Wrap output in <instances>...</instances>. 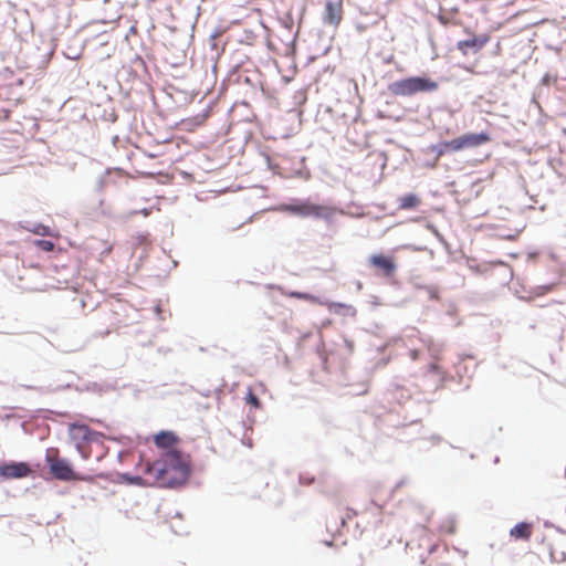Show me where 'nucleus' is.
I'll list each match as a JSON object with an SVG mask.
<instances>
[{
	"mask_svg": "<svg viewBox=\"0 0 566 566\" xmlns=\"http://www.w3.org/2000/svg\"><path fill=\"white\" fill-rule=\"evenodd\" d=\"M147 472L160 486L182 485L191 472L189 455L177 450H166L160 459L147 464Z\"/></svg>",
	"mask_w": 566,
	"mask_h": 566,
	"instance_id": "f257e3e1",
	"label": "nucleus"
},
{
	"mask_svg": "<svg viewBox=\"0 0 566 566\" xmlns=\"http://www.w3.org/2000/svg\"><path fill=\"white\" fill-rule=\"evenodd\" d=\"M438 83L429 77L411 76L395 81L388 85V91L394 96H411L417 93L433 92Z\"/></svg>",
	"mask_w": 566,
	"mask_h": 566,
	"instance_id": "f03ea898",
	"label": "nucleus"
},
{
	"mask_svg": "<svg viewBox=\"0 0 566 566\" xmlns=\"http://www.w3.org/2000/svg\"><path fill=\"white\" fill-rule=\"evenodd\" d=\"M45 463L50 473L60 481H78L84 480L72 468L66 459L60 457L57 448H49L45 452Z\"/></svg>",
	"mask_w": 566,
	"mask_h": 566,
	"instance_id": "7ed1b4c3",
	"label": "nucleus"
},
{
	"mask_svg": "<svg viewBox=\"0 0 566 566\" xmlns=\"http://www.w3.org/2000/svg\"><path fill=\"white\" fill-rule=\"evenodd\" d=\"M69 434L71 440L75 443L77 451L84 459L90 457L85 447L92 442H97L103 437L102 433L91 430L86 424L71 423L69 426Z\"/></svg>",
	"mask_w": 566,
	"mask_h": 566,
	"instance_id": "20e7f679",
	"label": "nucleus"
},
{
	"mask_svg": "<svg viewBox=\"0 0 566 566\" xmlns=\"http://www.w3.org/2000/svg\"><path fill=\"white\" fill-rule=\"evenodd\" d=\"M285 210L301 217H314L321 219H329L334 213L333 208L316 205L310 201H305L298 205H290L285 208Z\"/></svg>",
	"mask_w": 566,
	"mask_h": 566,
	"instance_id": "39448f33",
	"label": "nucleus"
},
{
	"mask_svg": "<svg viewBox=\"0 0 566 566\" xmlns=\"http://www.w3.org/2000/svg\"><path fill=\"white\" fill-rule=\"evenodd\" d=\"M369 265L378 275L384 277H392L396 273L397 265L394 256L385 254H373L368 259Z\"/></svg>",
	"mask_w": 566,
	"mask_h": 566,
	"instance_id": "423d86ee",
	"label": "nucleus"
},
{
	"mask_svg": "<svg viewBox=\"0 0 566 566\" xmlns=\"http://www.w3.org/2000/svg\"><path fill=\"white\" fill-rule=\"evenodd\" d=\"M457 151H461L468 148H476L481 145H484L491 140V137L488 133H469L464 134L460 137L453 138Z\"/></svg>",
	"mask_w": 566,
	"mask_h": 566,
	"instance_id": "0eeeda50",
	"label": "nucleus"
},
{
	"mask_svg": "<svg viewBox=\"0 0 566 566\" xmlns=\"http://www.w3.org/2000/svg\"><path fill=\"white\" fill-rule=\"evenodd\" d=\"M32 473L25 462H11L0 465V481L27 478Z\"/></svg>",
	"mask_w": 566,
	"mask_h": 566,
	"instance_id": "6e6552de",
	"label": "nucleus"
},
{
	"mask_svg": "<svg viewBox=\"0 0 566 566\" xmlns=\"http://www.w3.org/2000/svg\"><path fill=\"white\" fill-rule=\"evenodd\" d=\"M343 19L342 1H327L325 4L324 20L332 25H338Z\"/></svg>",
	"mask_w": 566,
	"mask_h": 566,
	"instance_id": "1a4fd4ad",
	"label": "nucleus"
},
{
	"mask_svg": "<svg viewBox=\"0 0 566 566\" xmlns=\"http://www.w3.org/2000/svg\"><path fill=\"white\" fill-rule=\"evenodd\" d=\"M489 41V36H472L471 39L459 41L457 46L463 54L468 53V49L472 48L475 51H480Z\"/></svg>",
	"mask_w": 566,
	"mask_h": 566,
	"instance_id": "9d476101",
	"label": "nucleus"
},
{
	"mask_svg": "<svg viewBox=\"0 0 566 566\" xmlns=\"http://www.w3.org/2000/svg\"><path fill=\"white\" fill-rule=\"evenodd\" d=\"M533 526L530 523L522 522L516 524L510 531V535L515 539H524L527 541L532 536Z\"/></svg>",
	"mask_w": 566,
	"mask_h": 566,
	"instance_id": "9b49d317",
	"label": "nucleus"
},
{
	"mask_svg": "<svg viewBox=\"0 0 566 566\" xmlns=\"http://www.w3.org/2000/svg\"><path fill=\"white\" fill-rule=\"evenodd\" d=\"M177 437L172 432L163 431L155 436V443L159 448H164L167 450H174L172 447L177 442Z\"/></svg>",
	"mask_w": 566,
	"mask_h": 566,
	"instance_id": "f8f14e48",
	"label": "nucleus"
},
{
	"mask_svg": "<svg viewBox=\"0 0 566 566\" xmlns=\"http://www.w3.org/2000/svg\"><path fill=\"white\" fill-rule=\"evenodd\" d=\"M398 202H399V205H398L399 209L409 210V209L417 208L420 205V199L415 193H408V195L400 197Z\"/></svg>",
	"mask_w": 566,
	"mask_h": 566,
	"instance_id": "ddd939ff",
	"label": "nucleus"
},
{
	"mask_svg": "<svg viewBox=\"0 0 566 566\" xmlns=\"http://www.w3.org/2000/svg\"><path fill=\"white\" fill-rule=\"evenodd\" d=\"M453 145L454 140L451 139L448 142L440 143L439 145L431 146V150L434 151L437 157L439 158L449 153H457V148Z\"/></svg>",
	"mask_w": 566,
	"mask_h": 566,
	"instance_id": "4468645a",
	"label": "nucleus"
},
{
	"mask_svg": "<svg viewBox=\"0 0 566 566\" xmlns=\"http://www.w3.org/2000/svg\"><path fill=\"white\" fill-rule=\"evenodd\" d=\"M244 400H245V403L250 405L253 409H260L262 406L258 395L254 392V389L251 387L248 388L247 396H245Z\"/></svg>",
	"mask_w": 566,
	"mask_h": 566,
	"instance_id": "2eb2a0df",
	"label": "nucleus"
},
{
	"mask_svg": "<svg viewBox=\"0 0 566 566\" xmlns=\"http://www.w3.org/2000/svg\"><path fill=\"white\" fill-rule=\"evenodd\" d=\"M290 296L291 297H294V298H298V300H304V301H308L311 303H316V304H319V305H323L324 303L319 300V297L315 296V295H312V294H308V293H302V292H291L290 293Z\"/></svg>",
	"mask_w": 566,
	"mask_h": 566,
	"instance_id": "dca6fc26",
	"label": "nucleus"
},
{
	"mask_svg": "<svg viewBox=\"0 0 566 566\" xmlns=\"http://www.w3.org/2000/svg\"><path fill=\"white\" fill-rule=\"evenodd\" d=\"M439 532L441 534H449V535L453 534L455 532L454 520H452V518L444 520L439 526Z\"/></svg>",
	"mask_w": 566,
	"mask_h": 566,
	"instance_id": "f3484780",
	"label": "nucleus"
},
{
	"mask_svg": "<svg viewBox=\"0 0 566 566\" xmlns=\"http://www.w3.org/2000/svg\"><path fill=\"white\" fill-rule=\"evenodd\" d=\"M325 305L333 313H340L342 311L354 313V308L350 305H346L343 303L331 302V303H326Z\"/></svg>",
	"mask_w": 566,
	"mask_h": 566,
	"instance_id": "a211bd4d",
	"label": "nucleus"
},
{
	"mask_svg": "<svg viewBox=\"0 0 566 566\" xmlns=\"http://www.w3.org/2000/svg\"><path fill=\"white\" fill-rule=\"evenodd\" d=\"M433 359L434 360L431 364H429L428 367H427L428 373L437 374V375H442L443 370H442V367L439 364V360H440L439 355L434 354L433 355Z\"/></svg>",
	"mask_w": 566,
	"mask_h": 566,
	"instance_id": "6ab92c4d",
	"label": "nucleus"
},
{
	"mask_svg": "<svg viewBox=\"0 0 566 566\" xmlns=\"http://www.w3.org/2000/svg\"><path fill=\"white\" fill-rule=\"evenodd\" d=\"M34 245L45 252H51L54 249V243L49 240H35Z\"/></svg>",
	"mask_w": 566,
	"mask_h": 566,
	"instance_id": "aec40b11",
	"label": "nucleus"
},
{
	"mask_svg": "<svg viewBox=\"0 0 566 566\" xmlns=\"http://www.w3.org/2000/svg\"><path fill=\"white\" fill-rule=\"evenodd\" d=\"M33 233L39 235H49L50 234V228L44 224H38L33 230Z\"/></svg>",
	"mask_w": 566,
	"mask_h": 566,
	"instance_id": "412c9836",
	"label": "nucleus"
},
{
	"mask_svg": "<svg viewBox=\"0 0 566 566\" xmlns=\"http://www.w3.org/2000/svg\"><path fill=\"white\" fill-rule=\"evenodd\" d=\"M357 515V512L352 509H346V512L344 515H340L339 518L342 520V523H345V518H352Z\"/></svg>",
	"mask_w": 566,
	"mask_h": 566,
	"instance_id": "4be33fe9",
	"label": "nucleus"
},
{
	"mask_svg": "<svg viewBox=\"0 0 566 566\" xmlns=\"http://www.w3.org/2000/svg\"><path fill=\"white\" fill-rule=\"evenodd\" d=\"M409 355L412 360H417L419 358V352L417 349L410 350Z\"/></svg>",
	"mask_w": 566,
	"mask_h": 566,
	"instance_id": "5701e85b",
	"label": "nucleus"
},
{
	"mask_svg": "<svg viewBox=\"0 0 566 566\" xmlns=\"http://www.w3.org/2000/svg\"><path fill=\"white\" fill-rule=\"evenodd\" d=\"M429 350H432V347H429ZM439 353H440V349H433V355L434 354L439 355Z\"/></svg>",
	"mask_w": 566,
	"mask_h": 566,
	"instance_id": "b1692460",
	"label": "nucleus"
},
{
	"mask_svg": "<svg viewBox=\"0 0 566 566\" xmlns=\"http://www.w3.org/2000/svg\"><path fill=\"white\" fill-rule=\"evenodd\" d=\"M205 119H206V116H205V115H202V116H201V119L198 122V124H199V125H200V124H202V123L205 122Z\"/></svg>",
	"mask_w": 566,
	"mask_h": 566,
	"instance_id": "393cba45",
	"label": "nucleus"
},
{
	"mask_svg": "<svg viewBox=\"0 0 566 566\" xmlns=\"http://www.w3.org/2000/svg\"><path fill=\"white\" fill-rule=\"evenodd\" d=\"M259 388L263 390L264 389V385L263 384H259Z\"/></svg>",
	"mask_w": 566,
	"mask_h": 566,
	"instance_id": "a878e982",
	"label": "nucleus"
}]
</instances>
